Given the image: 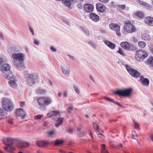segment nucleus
Returning <instances> with one entry per match:
<instances>
[{
	"label": "nucleus",
	"instance_id": "nucleus-58",
	"mask_svg": "<svg viewBox=\"0 0 153 153\" xmlns=\"http://www.w3.org/2000/svg\"><path fill=\"white\" fill-rule=\"evenodd\" d=\"M29 29H30V31L32 33V34L33 35H34V31L33 30L32 28L31 27H30Z\"/></svg>",
	"mask_w": 153,
	"mask_h": 153
},
{
	"label": "nucleus",
	"instance_id": "nucleus-24",
	"mask_svg": "<svg viewBox=\"0 0 153 153\" xmlns=\"http://www.w3.org/2000/svg\"><path fill=\"white\" fill-rule=\"evenodd\" d=\"M105 43L109 48L112 49H114L116 47V45L115 44L108 41H105Z\"/></svg>",
	"mask_w": 153,
	"mask_h": 153
},
{
	"label": "nucleus",
	"instance_id": "nucleus-20",
	"mask_svg": "<svg viewBox=\"0 0 153 153\" xmlns=\"http://www.w3.org/2000/svg\"><path fill=\"white\" fill-rule=\"evenodd\" d=\"M121 46L124 49L129 50L130 49V45L127 42H122L120 44Z\"/></svg>",
	"mask_w": 153,
	"mask_h": 153
},
{
	"label": "nucleus",
	"instance_id": "nucleus-26",
	"mask_svg": "<svg viewBox=\"0 0 153 153\" xmlns=\"http://www.w3.org/2000/svg\"><path fill=\"white\" fill-rule=\"evenodd\" d=\"M8 84L10 86L13 88H16L17 87V85L16 80H11L8 81Z\"/></svg>",
	"mask_w": 153,
	"mask_h": 153
},
{
	"label": "nucleus",
	"instance_id": "nucleus-62",
	"mask_svg": "<svg viewBox=\"0 0 153 153\" xmlns=\"http://www.w3.org/2000/svg\"><path fill=\"white\" fill-rule=\"evenodd\" d=\"M0 38L1 40H3L4 39V36L2 33H1L0 34Z\"/></svg>",
	"mask_w": 153,
	"mask_h": 153
},
{
	"label": "nucleus",
	"instance_id": "nucleus-61",
	"mask_svg": "<svg viewBox=\"0 0 153 153\" xmlns=\"http://www.w3.org/2000/svg\"><path fill=\"white\" fill-rule=\"evenodd\" d=\"M67 94L66 92H64L63 94V96L64 97H67Z\"/></svg>",
	"mask_w": 153,
	"mask_h": 153
},
{
	"label": "nucleus",
	"instance_id": "nucleus-60",
	"mask_svg": "<svg viewBox=\"0 0 153 153\" xmlns=\"http://www.w3.org/2000/svg\"><path fill=\"white\" fill-rule=\"evenodd\" d=\"M150 137L152 140L153 141V133L151 134Z\"/></svg>",
	"mask_w": 153,
	"mask_h": 153
},
{
	"label": "nucleus",
	"instance_id": "nucleus-14",
	"mask_svg": "<svg viewBox=\"0 0 153 153\" xmlns=\"http://www.w3.org/2000/svg\"><path fill=\"white\" fill-rule=\"evenodd\" d=\"M144 23L148 26H153V17L151 16H147L144 19Z\"/></svg>",
	"mask_w": 153,
	"mask_h": 153
},
{
	"label": "nucleus",
	"instance_id": "nucleus-38",
	"mask_svg": "<svg viewBox=\"0 0 153 153\" xmlns=\"http://www.w3.org/2000/svg\"><path fill=\"white\" fill-rule=\"evenodd\" d=\"M82 126L81 125H79L77 127V132H79L80 133L83 130L82 129Z\"/></svg>",
	"mask_w": 153,
	"mask_h": 153
},
{
	"label": "nucleus",
	"instance_id": "nucleus-3",
	"mask_svg": "<svg viewBox=\"0 0 153 153\" xmlns=\"http://www.w3.org/2000/svg\"><path fill=\"white\" fill-rule=\"evenodd\" d=\"M38 74L35 72L31 74H27L25 75L27 84L30 86L34 85L36 80L38 79Z\"/></svg>",
	"mask_w": 153,
	"mask_h": 153
},
{
	"label": "nucleus",
	"instance_id": "nucleus-6",
	"mask_svg": "<svg viewBox=\"0 0 153 153\" xmlns=\"http://www.w3.org/2000/svg\"><path fill=\"white\" fill-rule=\"evenodd\" d=\"M132 88H128L119 89L114 92V94L123 97H129L132 91Z\"/></svg>",
	"mask_w": 153,
	"mask_h": 153
},
{
	"label": "nucleus",
	"instance_id": "nucleus-40",
	"mask_svg": "<svg viewBox=\"0 0 153 153\" xmlns=\"http://www.w3.org/2000/svg\"><path fill=\"white\" fill-rule=\"evenodd\" d=\"M43 116V114H39L34 117V118L35 120H37L40 119Z\"/></svg>",
	"mask_w": 153,
	"mask_h": 153
},
{
	"label": "nucleus",
	"instance_id": "nucleus-10",
	"mask_svg": "<svg viewBox=\"0 0 153 153\" xmlns=\"http://www.w3.org/2000/svg\"><path fill=\"white\" fill-rule=\"evenodd\" d=\"M126 67L127 71L132 76L136 78L139 77L140 73L137 70L127 65H126Z\"/></svg>",
	"mask_w": 153,
	"mask_h": 153
},
{
	"label": "nucleus",
	"instance_id": "nucleus-48",
	"mask_svg": "<svg viewBox=\"0 0 153 153\" xmlns=\"http://www.w3.org/2000/svg\"><path fill=\"white\" fill-rule=\"evenodd\" d=\"M118 7L120 9L124 10L126 7V6L125 5H119Z\"/></svg>",
	"mask_w": 153,
	"mask_h": 153
},
{
	"label": "nucleus",
	"instance_id": "nucleus-54",
	"mask_svg": "<svg viewBox=\"0 0 153 153\" xmlns=\"http://www.w3.org/2000/svg\"><path fill=\"white\" fill-rule=\"evenodd\" d=\"M68 132L70 134L72 133L73 132V129L72 128H70L68 130Z\"/></svg>",
	"mask_w": 153,
	"mask_h": 153
},
{
	"label": "nucleus",
	"instance_id": "nucleus-16",
	"mask_svg": "<svg viewBox=\"0 0 153 153\" xmlns=\"http://www.w3.org/2000/svg\"><path fill=\"white\" fill-rule=\"evenodd\" d=\"M15 114L22 119L24 118L25 116V113L24 111L21 108H18L16 109L15 111Z\"/></svg>",
	"mask_w": 153,
	"mask_h": 153
},
{
	"label": "nucleus",
	"instance_id": "nucleus-15",
	"mask_svg": "<svg viewBox=\"0 0 153 153\" xmlns=\"http://www.w3.org/2000/svg\"><path fill=\"white\" fill-rule=\"evenodd\" d=\"M85 10L87 12L90 13L92 12L94 9V6L90 4H85L84 6Z\"/></svg>",
	"mask_w": 153,
	"mask_h": 153
},
{
	"label": "nucleus",
	"instance_id": "nucleus-45",
	"mask_svg": "<svg viewBox=\"0 0 153 153\" xmlns=\"http://www.w3.org/2000/svg\"><path fill=\"white\" fill-rule=\"evenodd\" d=\"M50 49L52 51L54 52H55L57 51L56 48H55V47L53 46H52L51 47Z\"/></svg>",
	"mask_w": 153,
	"mask_h": 153
},
{
	"label": "nucleus",
	"instance_id": "nucleus-63",
	"mask_svg": "<svg viewBox=\"0 0 153 153\" xmlns=\"http://www.w3.org/2000/svg\"><path fill=\"white\" fill-rule=\"evenodd\" d=\"M77 7L78 8H82V6L80 4H79L77 5Z\"/></svg>",
	"mask_w": 153,
	"mask_h": 153
},
{
	"label": "nucleus",
	"instance_id": "nucleus-46",
	"mask_svg": "<svg viewBox=\"0 0 153 153\" xmlns=\"http://www.w3.org/2000/svg\"><path fill=\"white\" fill-rule=\"evenodd\" d=\"M118 53H119L120 54L122 55H124V53L123 51V50L122 49L120 48L119 51H118Z\"/></svg>",
	"mask_w": 153,
	"mask_h": 153
},
{
	"label": "nucleus",
	"instance_id": "nucleus-39",
	"mask_svg": "<svg viewBox=\"0 0 153 153\" xmlns=\"http://www.w3.org/2000/svg\"><path fill=\"white\" fill-rule=\"evenodd\" d=\"M68 105L69 106L68 109V112L69 113H70L73 110V105L71 104H68Z\"/></svg>",
	"mask_w": 153,
	"mask_h": 153
},
{
	"label": "nucleus",
	"instance_id": "nucleus-4",
	"mask_svg": "<svg viewBox=\"0 0 153 153\" xmlns=\"http://www.w3.org/2000/svg\"><path fill=\"white\" fill-rule=\"evenodd\" d=\"M13 140L11 138H6L4 139L3 143L6 146L4 148L5 151L12 152L15 150V147L13 145Z\"/></svg>",
	"mask_w": 153,
	"mask_h": 153
},
{
	"label": "nucleus",
	"instance_id": "nucleus-36",
	"mask_svg": "<svg viewBox=\"0 0 153 153\" xmlns=\"http://www.w3.org/2000/svg\"><path fill=\"white\" fill-rule=\"evenodd\" d=\"M131 137L132 138L136 139L137 136L136 133L135 131H132L131 132Z\"/></svg>",
	"mask_w": 153,
	"mask_h": 153
},
{
	"label": "nucleus",
	"instance_id": "nucleus-55",
	"mask_svg": "<svg viewBox=\"0 0 153 153\" xmlns=\"http://www.w3.org/2000/svg\"><path fill=\"white\" fill-rule=\"evenodd\" d=\"M25 104V102H20V105L21 107H22Z\"/></svg>",
	"mask_w": 153,
	"mask_h": 153
},
{
	"label": "nucleus",
	"instance_id": "nucleus-57",
	"mask_svg": "<svg viewBox=\"0 0 153 153\" xmlns=\"http://www.w3.org/2000/svg\"><path fill=\"white\" fill-rule=\"evenodd\" d=\"M4 60L3 58H0V66L2 64Z\"/></svg>",
	"mask_w": 153,
	"mask_h": 153
},
{
	"label": "nucleus",
	"instance_id": "nucleus-1",
	"mask_svg": "<svg viewBox=\"0 0 153 153\" xmlns=\"http://www.w3.org/2000/svg\"><path fill=\"white\" fill-rule=\"evenodd\" d=\"M10 57L13 59V63L16 69H19L24 67L23 62L25 58V53H13L10 55Z\"/></svg>",
	"mask_w": 153,
	"mask_h": 153
},
{
	"label": "nucleus",
	"instance_id": "nucleus-11",
	"mask_svg": "<svg viewBox=\"0 0 153 153\" xmlns=\"http://www.w3.org/2000/svg\"><path fill=\"white\" fill-rule=\"evenodd\" d=\"M109 26L111 30L117 32L116 34L118 36H121V34L119 33L120 31V27L119 25L117 24L112 23L110 24Z\"/></svg>",
	"mask_w": 153,
	"mask_h": 153
},
{
	"label": "nucleus",
	"instance_id": "nucleus-56",
	"mask_svg": "<svg viewBox=\"0 0 153 153\" xmlns=\"http://www.w3.org/2000/svg\"><path fill=\"white\" fill-rule=\"evenodd\" d=\"M98 137L100 138H102L103 137V135L102 134L99 133L98 134Z\"/></svg>",
	"mask_w": 153,
	"mask_h": 153
},
{
	"label": "nucleus",
	"instance_id": "nucleus-13",
	"mask_svg": "<svg viewBox=\"0 0 153 153\" xmlns=\"http://www.w3.org/2000/svg\"><path fill=\"white\" fill-rule=\"evenodd\" d=\"M96 8L97 11L101 12L105 11L106 9L105 5L100 3H97L96 4Z\"/></svg>",
	"mask_w": 153,
	"mask_h": 153
},
{
	"label": "nucleus",
	"instance_id": "nucleus-59",
	"mask_svg": "<svg viewBox=\"0 0 153 153\" xmlns=\"http://www.w3.org/2000/svg\"><path fill=\"white\" fill-rule=\"evenodd\" d=\"M88 44L92 47L94 46V44L92 42H88Z\"/></svg>",
	"mask_w": 153,
	"mask_h": 153
},
{
	"label": "nucleus",
	"instance_id": "nucleus-43",
	"mask_svg": "<svg viewBox=\"0 0 153 153\" xmlns=\"http://www.w3.org/2000/svg\"><path fill=\"white\" fill-rule=\"evenodd\" d=\"M134 126L136 129L138 130L140 129L139 125L136 122H134Z\"/></svg>",
	"mask_w": 153,
	"mask_h": 153
},
{
	"label": "nucleus",
	"instance_id": "nucleus-27",
	"mask_svg": "<svg viewBox=\"0 0 153 153\" xmlns=\"http://www.w3.org/2000/svg\"><path fill=\"white\" fill-rule=\"evenodd\" d=\"M146 63L147 65L153 67V57L150 56L146 61Z\"/></svg>",
	"mask_w": 153,
	"mask_h": 153
},
{
	"label": "nucleus",
	"instance_id": "nucleus-53",
	"mask_svg": "<svg viewBox=\"0 0 153 153\" xmlns=\"http://www.w3.org/2000/svg\"><path fill=\"white\" fill-rule=\"evenodd\" d=\"M7 122L8 123H10V124H13V122L12 121V120L11 119H8L7 120Z\"/></svg>",
	"mask_w": 153,
	"mask_h": 153
},
{
	"label": "nucleus",
	"instance_id": "nucleus-31",
	"mask_svg": "<svg viewBox=\"0 0 153 153\" xmlns=\"http://www.w3.org/2000/svg\"><path fill=\"white\" fill-rule=\"evenodd\" d=\"M135 15L140 18H143L144 16V13L143 12L138 11L135 13Z\"/></svg>",
	"mask_w": 153,
	"mask_h": 153
},
{
	"label": "nucleus",
	"instance_id": "nucleus-18",
	"mask_svg": "<svg viewBox=\"0 0 153 153\" xmlns=\"http://www.w3.org/2000/svg\"><path fill=\"white\" fill-rule=\"evenodd\" d=\"M90 16L91 19L94 22H97L99 20L100 18L99 16L94 13H90Z\"/></svg>",
	"mask_w": 153,
	"mask_h": 153
},
{
	"label": "nucleus",
	"instance_id": "nucleus-51",
	"mask_svg": "<svg viewBox=\"0 0 153 153\" xmlns=\"http://www.w3.org/2000/svg\"><path fill=\"white\" fill-rule=\"evenodd\" d=\"M149 48L150 51L153 53V45H150Z\"/></svg>",
	"mask_w": 153,
	"mask_h": 153
},
{
	"label": "nucleus",
	"instance_id": "nucleus-30",
	"mask_svg": "<svg viewBox=\"0 0 153 153\" xmlns=\"http://www.w3.org/2000/svg\"><path fill=\"white\" fill-rule=\"evenodd\" d=\"M138 45L140 48H143L146 46V44L143 41H140L138 42Z\"/></svg>",
	"mask_w": 153,
	"mask_h": 153
},
{
	"label": "nucleus",
	"instance_id": "nucleus-44",
	"mask_svg": "<svg viewBox=\"0 0 153 153\" xmlns=\"http://www.w3.org/2000/svg\"><path fill=\"white\" fill-rule=\"evenodd\" d=\"M85 134V132L83 130L80 133L78 132V134L79 136H82Z\"/></svg>",
	"mask_w": 153,
	"mask_h": 153
},
{
	"label": "nucleus",
	"instance_id": "nucleus-22",
	"mask_svg": "<svg viewBox=\"0 0 153 153\" xmlns=\"http://www.w3.org/2000/svg\"><path fill=\"white\" fill-rule=\"evenodd\" d=\"M10 67L9 65L5 63L2 65L1 67V72H6L9 71L10 69Z\"/></svg>",
	"mask_w": 153,
	"mask_h": 153
},
{
	"label": "nucleus",
	"instance_id": "nucleus-8",
	"mask_svg": "<svg viewBox=\"0 0 153 153\" xmlns=\"http://www.w3.org/2000/svg\"><path fill=\"white\" fill-rule=\"evenodd\" d=\"M124 29V31L128 33H131L136 31L135 26L129 21L126 22Z\"/></svg>",
	"mask_w": 153,
	"mask_h": 153
},
{
	"label": "nucleus",
	"instance_id": "nucleus-42",
	"mask_svg": "<svg viewBox=\"0 0 153 153\" xmlns=\"http://www.w3.org/2000/svg\"><path fill=\"white\" fill-rule=\"evenodd\" d=\"M74 89L75 92L78 94L80 93L79 89V88L76 85H74Z\"/></svg>",
	"mask_w": 153,
	"mask_h": 153
},
{
	"label": "nucleus",
	"instance_id": "nucleus-32",
	"mask_svg": "<svg viewBox=\"0 0 153 153\" xmlns=\"http://www.w3.org/2000/svg\"><path fill=\"white\" fill-rule=\"evenodd\" d=\"M105 145H102L101 149V153H109L108 151L105 149Z\"/></svg>",
	"mask_w": 153,
	"mask_h": 153
},
{
	"label": "nucleus",
	"instance_id": "nucleus-5",
	"mask_svg": "<svg viewBox=\"0 0 153 153\" xmlns=\"http://www.w3.org/2000/svg\"><path fill=\"white\" fill-rule=\"evenodd\" d=\"M148 56V53L146 51L140 50L136 51L134 58L137 61L141 62L145 59Z\"/></svg>",
	"mask_w": 153,
	"mask_h": 153
},
{
	"label": "nucleus",
	"instance_id": "nucleus-29",
	"mask_svg": "<svg viewBox=\"0 0 153 153\" xmlns=\"http://www.w3.org/2000/svg\"><path fill=\"white\" fill-rule=\"evenodd\" d=\"M62 2L66 6L69 8L71 7V0H62Z\"/></svg>",
	"mask_w": 153,
	"mask_h": 153
},
{
	"label": "nucleus",
	"instance_id": "nucleus-25",
	"mask_svg": "<svg viewBox=\"0 0 153 153\" xmlns=\"http://www.w3.org/2000/svg\"><path fill=\"white\" fill-rule=\"evenodd\" d=\"M142 39L145 41H149L151 39L150 36L148 33L143 34L141 36Z\"/></svg>",
	"mask_w": 153,
	"mask_h": 153
},
{
	"label": "nucleus",
	"instance_id": "nucleus-21",
	"mask_svg": "<svg viewBox=\"0 0 153 153\" xmlns=\"http://www.w3.org/2000/svg\"><path fill=\"white\" fill-rule=\"evenodd\" d=\"M2 74L5 78L8 79H10L13 76L12 74L9 71L6 72H2Z\"/></svg>",
	"mask_w": 153,
	"mask_h": 153
},
{
	"label": "nucleus",
	"instance_id": "nucleus-47",
	"mask_svg": "<svg viewBox=\"0 0 153 153\" xmlns=\"http://www.w3.org/2000/svg\"><path fill=\"white\" fill-rule=\"evenodd\" d=\"M136 1L137 2L139 3L140 4H141L142 5H143V4L145 1H141L139 0H136Z\"/></svg>",
	"mask_w": 153,
	"mask_h": 153
},
{
	"label": "nucleus",
	"instance_id": "nucleus-7",
	"mask_svg": "<svg viewBox=\"0 0 153 153\" xmlns=\"http://www.w3.org/2000/svg\"><path fill=\"white\" fill-rule=\"evenodd\" d=\"M1 105L4 110L6 111H10L13 109V106L11 101L8 99H3Z\"/></svg>",
	"mask_w": 153,
	"mask_h": 153
},
{
	"label": "nucleus",
	"instance_id": "nucleus-41",
	"mask_svg": "<svg viewBox=\"0 0 153 153\" xmlns=\"http://www.w3.org/2000/svg\"><path fill=\"white\" fill-rule=\"evenodd\" d=\"M93 126L94 130L97 131L98 130V126L97 123H93Z\"/></svg>",
	"mask_w": 153,
	"mask_h": 153
},
{
	"label": "nucleus",
	"instance_id": "nucleus-35",
	"mask_svg": "<svg viewBox=\"0 0 153 153\" xmlns=\"http://www.w3.org/2000/svg\"><path fill=\"white\" fill-rule=\"evenodd\" d=\"M143 6L146 7L147 8L148 10H150L152 8V5L149 4L146 2H144Z\"/></svg>",
	"mask_w": 153,
	"mask_h": 153
},
{
	"label": "nucleus",
	"instance_id": "nucleus-33",
	"mask_svg": "<svg viewBox=\"0 0 153 153\" xmlns=\"http://www.w3.org/2000/svg\"><path fill=\"white\" fill-rule=\"evenodd\" d=\"M47 134L48 137H52L55 135V133L53 131H51L48 132Z\"/></svg>",
	"mask_w": 153,
	"mask_h": 153
},
{
	"label": "nucleus",
	"instance_id": "nucleus-52",
	"mask_svg": "<svg viewBox=\"0 0 153 153\" xmlns=\"http://www.w3.org/2000/svg\"><path fill=\"white\" fill-rule=\"evenodd\" d=\"M105 99L108 101H109L111 102H114V100L110 98L105 97Z\"/></svg>",
	"mask_w": 153,
	"mask_h": 153
},
{
	"label": "nucleus",
	"instance_id": "nucleus-64",
	"mask_svg": "<svg viewBox=\"0 0 153 153\" xmlns=\"http://www.w3.org/2000/svg\"><path fill=\"white\" fill-rule=\"evenodd\" d=\"M62 93L61 92H59L58 93V96L59 97H61V96H62Z\"/></svg>",
	"mask_w": 153,
	"mask_h": 153
},
{
	"label": "nucleus",
	"instance_id": "nucleus-50",
	"mask_svg": "<svg viewBox=\"0 0 153 153\" xmlns=\"http://www.w3.org/2000/svg\"><path fill=\"white\" fill-rule=\"evenodd\" d=\"M34 43L37 45H38L39 44V41L36 39L34 40Z\"/></svg>",
	"mask_w": 153,
	"mask_h": 153
},
{
	"label": "nucleus",
	"instance_id": "nucleus-28",
	"mask_svg": "<svg viewBox=\"0 0 153 153\" xmlns=\"http://www.w3.org/2000/svg\"><path fill=\"white\" fill-rule=\"evenodd\" d=\"M29 145L28 143L25 142H22L18 146V147L20 148H26Z\"/></svg>",
	"mask_w": 153,
	"mask_h": 153
},
{
	"label": "nucleus",
	"instance_id": "nucleus-23",
	"mask_svg": "<svg viewBox=\"0 0 153 153\" xmlns=\"http://www.w3.org/2000/svg\"><path fill=\"white\" fill-rule=\"evenodd\" d=\"M140 80L142 84L146 85H149V82L147 79L144 78L143 77L141 76L140 77Z\"/></svg>",
	"mask_w": 153,
	"mask_h": 153
},
{
	"label": "nucleus",
	"instance_id": "nucleus-49",
	"mask_svg": "<svg viewBox=\"0 0 153 153\" xmlns=\"http://www.w3.org/2000/svg\"><path fill=\"white\" fill-rule=\"evenodd\" d=\"M5 115L4 112L2 111V110L0 108V116H4Z\"/></svg>",
	"mask_w": 153,
	"mask_h": 153
},
{
	"label": "nucleus",
	"instance_id": "nucleus-2",
	"mask_svg": "<svg viewBox=\"0 0 153 153\" xmlns=\"http://www.w3.org/2000/svg\"><path fill=\"white\" fill-rule=\"evenodd\" d=\"M48 117L56 120L55 123L56 127H58L61 125L63 122V118L62 117H59L60 116V112L59 111H51L47 114Z\"/></svg>",
	"mask_w": 153,
	"mask_h": 153
},
{
	"label": "nucleus",
	"instance_id": "nucleus-9",
	"mask_svg": "<svg viewBox=\"0 0 153 153\" xmlns=\"http://www.w3.org/2000/svg\"><path fill=\"white\" fill-rule=\"evenodd\" d=\"M38 101L40 106L42 107L51 103L52 101L48 97H41L38 99Z\"/></svg>",
	"mask_w": 153,
	"mask_h": 153
},
{
	"label": "nucleus",
	"instance_id": "nucleus-19",
	"mask_svg": "<svg viewBox=\"0 0 153 153\" xmlns=\"http://www.w3.org/2000/svg\"><path fill=\"white\" fill-rule=\"evenodd\" d=\"M62 70L63 74L66 76H68L70 75V71L67 66L64 65L62 67Z\"/></svg>",
	"mask_w": 153,
	"mask_h": 153
},
{
	"label": "nucleus",
	"instance_id": "nucleus-17",
	"mask_svg": "<svg viewBox=\"0 0 153 153\" xmlns=\"http://www.w3.org/2000/svg\"><path fill=\"white\" fill-rule=\"evenodd\" d=\"M37 145L40 147H44L51 144V143L48 141H40L37 142Z\"/></svg>",
	"mask_w": 153,
	"mask_h": 153
},
{
	"label": "nucleus",
	"instance_id": "nucleus-12",
	"mask_svg": "<svg viewBox=\"0 0 153 153\" xmlns=\"http://www.w3.org/2000/svg\"><path fill=\"white\" fill-rule=\"evenodd\" d=\"M18 47L16 45H10L7 48V51L10 54L13 53H16L19 51Z\"/></svg>",
	"mask_w": 153,
	"mask_h": 153
},
{
	"label": "nucleus",
	"instance_id": "nucleus-37",
	"mask_svg": "<svg viewBox=\"0 0 153 153\" xmlns=\"http://www.w3.org/2000/svg\"><path fill=\"white\" fill-rule=\"evenodd\" d=\"M63 143V141L62 140H58L55 142L56 146H59L61 145Z\"/></svg>",
	"mask_w": 153,
	"mask_h": 153
},
{
	"label": "nucleus",
	"instance_id": "nucleus-34",
	"mask_svg": "<svg viewBox=\"0 0 153 153\" xmlns=\"http://www.w3.org/2000/svg\"><path fill=\"white\" fill-rule=\"evenodd\" d=\"M82 30L83 31L85 34L87 36H89L90 31L85 27H82Z\"/></svg>",
	"mask_w": 153,
	"mask_h": 153
}]
</instances>
